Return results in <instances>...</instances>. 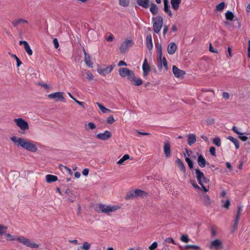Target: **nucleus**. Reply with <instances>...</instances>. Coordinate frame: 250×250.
Segmentation results:
<instances>
[{"label":"nucleus","instance_id":"nucleus-1","mask_svg":"<svg viewBox=\"0 0 250 250\" xmlns=\"http://www.w3.org/2000/svg\"><path fill=\"white\" fill-rule=\"evenodd\" d=\"M120 208V207L119 206L103 204H97L94 207V209L97 212L105 213L108 215H109L111 212H115Z\"/></svg>","mask_w":250,"mask_h":250},{"label":"nucleus","instance_id":"nucleus-2","mask_svg":"<svg viewBox=\"0 0 250 250\" xmlns=\"http://www.w3.org/2000/svg\"><path fill=\"white\" fill-rule=\"evenodd\" d=\"M17 144L28 151L36 152L37 150V147L34 144L23 138H17Z\"/></svg>","mask_w":250,"mask_h":250},{"label":"nucleus","instance_id":"nucleus-3","mask_svg":"<svg viewBox=\"0 0 250 250\" xmlns=\"http://www.w3.org/2000/svg\"><path fill=\"white\" fill-rule=\"evenodd\" d=\"M153 29L154 31L158 34L163 26V19L161 16L152 18Z\"/></svg>","mask_w":250,"mask_h":250},{"label":"nucleus","instance_id":"nucleus-4","mask_svg":"<svg viewBox=\"0 0 250 250\" xmlns=\"http://www.w3.org/2000/svg\"><path fill=\"white\" fill-rule=\"evenodd\" d=\"M17 241L31 248H38L39 247V245L38 244H36L34 242L31 241L30 239L26 238L23 236L17 237Z\"/></svg>","mask_w":250,"mask_h":250},{"label":"nucleus","instance_id":"nucleus-5","mask_svg":"<svg viewBox=\"0 0 250 250\" xmlns=\"http://www.w3.org/2000/svg\"><path fill=\"white\" fill-rule=\"evenodd\" d=\"M147 195V193L145 191L140 189H135V190H132L127 193L126 196V199H130L132 197H144Z\"/></svg>","mask_w":250,"mask_h":250},{"label":"nucleus","instance_id":"nucleus-6","mask_svg":"<svg viewBox=\"0 0 250 250\" xmlns=\"http://www.w3.org/2000/svg\"><path fill=\"white\" fill-rule=\"evenodd\" d=\"M17 126L21 129L19 132L23 134H24V131L28 130L29 127L28 123L20 118L17 119Z\"/></svg>","mask_w":250,"mask_h":250},{"label":"nucleus","instance_id":"nucleus-7","mask_svg":"<svg viewBox=\"0 0 250 250\" xmlns=\"http://www.w3.org/2000/svg\"><path fill=\"white\" fill-rule=\"evenodd\" d=\"M119 75L123 78L127 77L128 79L129 80L130 79H132L133 77V74L134 73L129 68L125 67L120 68L119 69Z\"/></svg>","mask_w":250,"mask_h":250},{"label":"nucleus","instance_id":"nucleus-8","mask_svg":"<svg viewBox=\"0 0 250 250\" xmlns=\"http://www.w3.org/2000/svg\"><path fill=\"white\" fill-rule=\"evenodd\" d=\"M63 92H56L52 93L48 95V97L49 99H54L56 102L61 101L62 102H65V99L63 96Z\"/></svg>","mask_w":250,"mask_h":250},{"label":"nucleus","instance_id":"nucleus-9","mask_svg":"<svg viewBox=\"0 0 250 250\" xmlns=\"http://www.w3.org/2000/svg\"><path fill=\"white\" fill-rule=\"evenodd\" d=\"M134 42L131 40H126L125 41L120 47V51L122 53H125L126 50L130 47L132 46Z\"/></svg>","mask_w":250,"mask_h":250},{"label":"nucleus","instance_id":"nucleus-10","mask_svg":"<svg viewBox=\"0 0 250 250\" xmlns=\"http://www.w3.org/2000/svg\"><path fill=\"white\" fill-rule=\"evenodd\" d=\"M172 71L175 77L178 78H182L186 74L185 71L179 69L176 65L173 66Z\"/></svg>","mask_w":250,"mask_h":250},{"label":"nucleus","instance_id":"nucleus-11","mask_svg":"<svg viewBox=\"0 0 250 250\" xmlns=\"http://www.w3.org/2000/svg\"><path fill=\"white\" fill-rule=\"evenodd\" d=\"M111 136V133L108 130L105 131L104 133H99L96 136L97 138L101 140H107Z\"/></svg>","mask_w":250,"mask_h":250},{"label":"nucleus","instance_id":"nucleus-12","mask_svg":"<svg viewBox=\"0 0 250 250\" xmlns=\"http://www.w3.org/2000/svg\"><path fill=\"white\" fill-rule=\"evenodd\" d=\"M158 67L159 69H162L163 67V65H164V67L166 70L168 68V65H167V61L165 57H164L162 58V57L160 58L158 57Z\"/></svg>","mask_w":250,"mask_h":250},{"label":"nucleus","instance_id":"nucleus-13","mask_svg":"<svg viewBox=\"0 0 250 250\" xmlns=\"http://www.w3.org/2000/svg\"><path fill=\"white\" fill-rule=\"evenodd\" d=\"M142 69L143 71V76L144 77L146 76L148 73L150 71V67L149 64L147 62V60L146 58L145 59L144 61Z\"/></svg>","mask_w":250,"mask_h":250},{"label":"nucleus","instance_id":"nucleus-14","mask_svg":"<svg viewBox=\"0 0 250 250\" xmlns=\"http://www.w3.org/2000/svg\"><path fill=\"white\" fill-rule=\"evenodd\" d=\"M113 70V66L109 65L105 68L98 69V72L100 74L105 76L107 74L110 73Z\"/></svg>","mask_w":250,"mask_h":250},{"label":"nucleus","instance_id":"nucleus-15","mask_svg":"<svg viewBox=\"0 0 250 250\" xmlns=\"http://www.w3.org/2000/svg\"><path fill=\"white\" fill-rule=\"evenodd\" d=\"M164 152L166 157L168 158L171 155L170 145L169 141H166L164 145Z\"/></svg>","mask_w":250,"mask_h":250},{"label":"nucleus","instance_id":"nucleus-16","mask_svg":"<svg viewBox=\"0 0 250 250\" xmlns=\"http://www.w3.org/2000/svg\"><path fill=\"white\" fill-rule=\"evenodd\" d=\"M201 198L205 206L208 207L211 204V199L208 195L206 194H203L201 195Z\"/></svg>","mask_w":250,"mask_h":250},{"label":"nucleus","instance_id":"nucleus-17","mask_svg":"<svg viewBox=\"0 0 250 250\" xmlns=\"http://www.w3.org/2000/svg\"><path fill=\"white\" fill-rule=\"evenodd\" d=\"M177 48V46L175 43L173 42H170L168 44L167 48V53L170 55L174 54Z\"/></svg>","mask_w":250,"mask_h":250},{"label":"nucleus","instance_id":"nucleus-18","mask_svg":"<svg viewBox=\"0 0 250 250\" xmlns=\"http://www.w3.org/2000/svg\"><path fill=\"white\" fill-rule=\"evenodd\" d=\"M242 211H243L242 207L241 206H239L238 207L236 215L235 216V218L234 220V225H233V227L234 229H236L238 226L239 218H240V217L241 216V212Z\"/></svg>","mask_w":250,"mask_h":250},{"label":"nucleus","instance_id":"nucleus-19","mask_svg":"<svg viewBox=\"0 0 250 250\" xmlns=\"http://www.w3.org/2000/svg\"><path fill=\"white\" fill-rule=\"evenodd\" d=\"M196 177L197 179L198 182L200 185H202L201 182L202 178L206 179V177L203 172H202L199 168H197L195 170Z\"/></svg>","mask_w":250,"mask_h":250},{"label":"nucleus","instance_id":"nucleus-20","mask_svg":"<svg viewBox=\"0 0 250 250\" xmlns=\"http://www.w3.org/2000/svg\"><path fill=\"white\" fill-rule=\"evenodd\" d=\"M84 62L89 68H92L93 63L91 60V57L88 53L84 50Z\"/></svg>","mask_w":250,"mask_h":250},{"label":"nucleus","instance_id":"nucleus-21","mask_svg":"<svg viewBox=\"0 0 250 250\" xmlns=\"http://www.w3.org/2000/svg\"><path fill=\"white\" fill-rule=\"evenodd\" d=\"M19 44L20 45L23 44L24 45V48L25 51L27 52L28 55L29 56H31L33 54V51L32 49H31L29 44L26 41H20L19 42Z\"/></svg>","mask_w":250,"mask_h":250},{"label":"nucleus","instance_id":"nucleus-22","mask_svg":"<svg viewBox=\"0 0 250 250\" xmlns=\"http://www.w3.org/2000/svg\"><path fill=\"white\" fill-rule=\"evenodd\" d=\"M146 46L148 50H150L153 48V43L152 36L151 34H148L146 37Z\"/></svg>","mask_w":250,"mask_h":250},{"label":"nucleus","instance_id":"nucleus-23","mask_svg":"<svg viewBox=\"0 0 250 250\" xmlns=\"http://www.w3.org/2000/svg\"><path fill=\"white\" fill-rule=\"evenodd\" d=\"M222 242L219 239H216L215 240L212 241L210 245V249H218L219 247L222 246Z\"/></svg>","mask_w":250,"mask_h":250},{"label":"nucleus","instance_id":"nucleus-24","mask_svg":"<svg viewBox=\"0 0 250 250\" xmlns=\"http://www.w3.org/2000/svg\"><path fill=\"white\" fill-rule=\"evenodd\" d=\"M164 11L167 13L168 16L170 17H172V14L171 10L169 9V2L168 0H164Z\"/></svg>","mask_w":250,"mask_h":250},{"label":"nucleus","instance_id":"nucleus-25","mask_svg":"<svg viewBox=\"0 0 250 250\" xmlns=\"http://www.w3.org/2000/svg\"><path fill=\"white\" fill-rule=\"evenodd\" d=\"M138 4L144 8H147L149 6V0H137Z\"/></svg>","mask_w":250,"mask_h":250},{"label":"nucleus","instance_id":"nucleus-26","mask_svg":"<svg viewBox=\"0 0 250 250\" xmlns=\"http://www.w3.org/2000/svg\"><path fill=\"white\" fill-rule=\"evenodd\" d=\"M129 81L133 83L134 85L136 86H140L143 84V81L140 79L137 78L135 77V74H133V77L132 79H130Z\"/></svg>","mask_w":250,"mask_h":250},{"label":"nucleus","instance_id":"nucleus-27","mask_svg":"<svg viewBox=\"0 0 250 250\" xmlns=\"http://www.w3.org/2000/svg\"><path fill=\"white\" fill-rule=\"evenodd\" d=\"M197 162L199 166L201 167H204L206 166V160L202 155L198 156Z\"/></svg>","mask_w":250,"mask_h":250},{"label":"nucleus","instance_id":"nucleus-28","mask_svg":"<svg viewBox=\"0 0 250 250\" xmlns=\"http://www.w3.org/2000/svg\"><path fill=\"white\" fill-rule=\"evenodd\" d=\"M196 141V136L193 134H190L188 136V144L189 146H191L195 143Z\"/></svg>","mask_w":250,"mask_h":250},{"label":"nucleus","instance_id":"nucleus-29","mask_svg":"<svg viewBox=\"0 0 250 250\" xmlns=\"http://www.w3.org/2000/svg\"><path fill=\"white\" fill-rule=\"evenodd\" d=\"M181 2V0H170L171 6L175 10H177L179 9Z\"/></svg>","mask_w":250,"mask_h":250},{"label":"nucleus","instance_id":"nucleus-30","mask_svg":"<svg viewBox=\"0 0 250 250\" xmlns=\"http://www.w3.org/2000/svg\"><path fill=\"white\" fill-rule=\"evenodd\" d=\"M65 192L68 194V197L67 198L68 200L71 203L74 202L76 199V196L74 193L70 190H66Z\"/></svg>","mask_w":250,"mask_h":250},{"label":"nucleus","instance_id":"nucleus-31","mask_svg":"<svg viewBox=\"0 0 250 250\" xmlns=\"http://www.w3.org/2000/svg\"><path fill=\"white\" fill-rule=\"evenodd\" d=\"M58 177L53 175L48 174L46 176V181L48 183H51L57 181Z\"/></svg>","mask_w":250,"mask_h":250},{"label":"nucleus","instance_id":"nucleus-32","mask_svg":"<svg viewBox=\"0 0 250 250\" xmlns=\"http://www.w3.org/2000/svg\"><path fill=\"white\" fill-rule=\"evenodd\" d=\"M150 11L153 15H156L158 12V8L157 6L153 3H151L150 4Z\"/></svg>","mask_w":250,"mask_h":250},{"label":"nucleus","instance_id":"nucleus-33","mask_svg":"<svg viewBox=\"0 0 250 250\" xmlns=\"http://www.w3.org/2000/svg\"><path fill=\"white\" fill-rule=\"evenodd\" d=\"M155 47L157 50L158 57L161 58L162 57V47L159 43H155Z\"/></svg>","mask_w":250,"mask_h":250},{"label":"nucleus","instance_id":"nucleus-34","mask_svg":"<svg viewBox=\"0 0 250 250\" xmlns=\"http://www.w3.org/2000/svg\"><path fill=\"white\" fill-rule=\"evenodd\" d=\"M209 182V180L206 177V179H204L202 178L201 182L202 183V185H200L202 186V189L205 192H207L208 191L209 188H207L205 186L204 184L208 183Z\"/></svg>","mask_w":250,"mask_h":250},{"label":"nucleus","instance_id":"nucleus-35","mask_svg":"<svg viewBox=\"0 0 250 250\" xmlns=\"http://www.w3.org/2000/svg\"><path fill=\"white\" fill-rule=\"evenodd\" d=\"M176 163L182 171L185 172L186 171V168L184 164L181 159L178 158L176 161Z\"/></svg>","mask_w":250,"mask_h":250},{"label":"nucleus","instance_id":"nucleus-36","mask_svg":"<svg viewBox=\"0 0 250 250\" xmlns=\"http://www.w3.org/2000/svg\"><path fill=\"white\" fill-rule=\"evenodd\" d=\"M228 139L230 140L231 142H232L237 149H238L239 147V142L238 140L232 136H229Z\"/></svg>","mask_w":250,"mask_h":250},{"label":"nucleus","instance_id":"nucleus-37","mask_svg":"<svg viewBox=\"0 0 250 250\" xmlns=\"http://www.w3.org/2000/svg\"><path fill=\"white\" fill-rule=\"evenodd\" d=\"M83 73L86 75V79L88 81H92L94 79V75L89 71L84 70Z\"/></svg>","mask_w":250,"mask_h":250},{"label":"nucleus","instance_id":"nucleus-38","mask_svg":"<svg viewBox=\"0 0 250 250\" xmlns=\"http://www.w3.org/2000/svg\"><path fill=\"white\" fill-rule=\"evenodd\" d=\"M60 168L62 171H63V172L65 171L70 175H72L73 174V172L71 170V169L66 167V166H64L63 165H60Z\"/></svg>","mask_w":250,"mask_h":250},{"label":"nucleus","instance_id":"nucleus-39","mask_svg":"<svg viewBox=\"0 0 250 250\" xmlns=\"http://www.w3.org/2000/svg\"><path fill=\"white\" fill-rule=\"evenodd\" d=\"M97 105L98 106L100 110L103 112V113H106V112H111V110L109 109H108L106 107H105L103 105L100 104L99 103L97 102L96 103Z\"/></svg>","mask_w":250,"mask_h":250},{"label":"nucleus","instance_id":"nucleus-40","mask_svg":"<svg viewBox=\"0 0 250 250\" xmlns=\"http://www.w3.org/2000/svg\"><path fill=\"white\" fill-rule=\"evenodd\" d=\"M129 155L128 154L124 155L123 157L117 162V164L119 165H122L125 161L129 159Z\"/></svg>","mask_w":250,"mask_h":250},{"label":"nucleus","instance_id":"nucleus-41","mask_svg":"<svg viewBox=\"0 0 250 250\" xmlns=\"http://www.w3.org/2000/svg\"><path fill=\"white\" fill-rule=\"evenodd\" d=\"M225 3L221 2L216 6L215 10L218 11H222L225 8Z\"/></svg>","mask_w":250,"mask_h":250},{"label":"nucleus","instance_id":"nucleus-42","mask_svg":"<svg viewBox=\"0 0 250 250\" xmlns=\"http://www.w3.org/2000/svg\"><path fill=\"white\" fill-rule=\"evenodd\" d=\"M226 18L228 20L232 21L234 18V14L231 11H228L226 14Z\"/></svg>","mask_w":250,"mask_h":250},{"label":"nucleus","instance_id":"nucleus-43","mask_svg":"<svg viewBox=\"0 0 250 250\" xmlns=\"http://www.w3.org/2000/svg\"><path fill=\"white\" fill-rule=\"evenodd\" d=\"M119 4L123 7H127L129 4V0H119Z\"/></svg>","mask_w":250,"mask_h":250},{"label":"nucleus","instance_id":"nucleus-44","mask_svg":"<svg viewBox=\"0 0 250 250\" xmlns=\"http://www.w3.org/2000/svg\"><path fill=\"white\" fill-rule=\"evenodd\" d=\"M180 240L181 241L184 243H188L189 241V238L188 235L183 234L181 235L180 237Z\"/></svg>","mask_w":250,"mask_h":250},{"label":"nucleus","instance_id":"nucleus-45","mask_svg":"<svg viewBox=\"0 0 250 250\" xmlns=\"http://www.w3.org/2000/svg\"><path fill=\"white\" fill-rule=\"evenodd\" d=\"M91 247V245L87 242H84L83 245L82 246L81 249L83 250H89Z\"/></svg>","mask_w":250,"mask_h":250},{"label":"nucleus","instance_id":"nucleus-46","mask_svg":"<svg viewBox=\"0 0 250 250\" xmlns=\"http://www.w3.org/2000/svg\"><path fill=\"white\" fill-rule=\"evenodd\" d=\"M213 143L214 145L219 147L221 145V139L219 138H215L213 140Z\"/></svg>","mask_w":250,"mask_h":250},{"label":"nucleus","instance_id":"nucleus-47","mask_svg":"<svg viewBox=\"0 0 250 250\" xmlns=\"http://www.w3.org/2000/svg\"><path fill=\"white\" fill-rule=\"evenodd\" d=\"M186 162L188 163V166L189 167V168L190 169H192L193 168V162L188 157H186Z\"/></svg>","mask_w":250,"mask_h":250},{"label":"nucleus","instance_id":"nucleus-48","mask_svg":"<svg viewBox=\"0 0 250 250\" xmlns=\"http://www.w3.org/2000/svg\"><path fill=\"white\" fill-rule=\"evenodd\" d=\"M214 122V119L212 117H208L206 119V123L208 125H213Z\"/></svg>","mask_w":250,"mask_h":250},{"label":"nucleus","instance_id":"nucleus-49","mask_svg":"<svg viewBox=\"0 0 250 250\" xmlns=\"http://www.w3.org/2000/svg\"><path fill=\"white\" fill-rule=\"evenodd\" d=\"M7 227L0 225V234H5Z\"/></svg>","mask_w":250,"mask_h":250},{"label":"nucleus","instance_id":"nucleus-50","mask_svg":"<svg viewBox=\"0 0 250 250\" xmlns=\"http://www.w3.org/2000/svg\"><path fill=\"white\" fill-rule=\"evenodd\" d=\"M244 134L245 133L241 132V133L238 135V138L242 141H246L248 139V137L244 136Z\"/></svg>","mask_w":250,"mask_h":250},{"label":"nucleus","instance_id":"nucleus-51","mask_svg":"<svg viewBox=\"0 0 250 250\" xmlns=\"http://www.w3.org/2000/svg\"><path fill=\"white\" fill-rule=\"evenodd\" d=\"M158 247V244L156 242H153L149 247V250H154L157 248Z\"/></svg>","mask_w":250,"mask_h":250},{"label":"nucleus","instance_id":"nucleus-52","mask_svg":"<svg viewBox=\"0 0 250 250\" xmlns=\"http://www.w3.org/2000/svg\"><path fill=\"white\" fill-rule=\"evenodd\" d=\"M24 23L27 24L28 21L26 20L22 19H19L18 20H17V25Z\"/></svg>","mask_w":250,"mask_h":250},{"label":"nucleus","instance_id":"nucleus-53","mask_svg":"<svg viewBox=\"0 0 250 250\" xmlns=\"http://www.w3.org/2000/svg\"><path fill=\"white\" fill-rule=\"evenodd\" d=\"M115 121L113 116L111 115L109 116L107 119V122L109 124H112Z\"/></svg>","mask_w":250,"mask_h":250},{"label":"nucleus","instance_id":"nucleus-54","mask_svg":"<svg viewBox=\"0 0 250 250\" xmlns=\"http://www.w3.org/2000/svg\"><path fill=\"white\" fill-rule=\"evenodd\" d=\"M209 152L213 156H216V149L213 146H211L209 148Z\"/></svg>","mask_w":250,"mask_h":250},{"label":"nucleus","instance_id":"nucleus-55","mask_svg":"<svg viewBox=\"0 0 250 250\" xmlns=\"http://www.w3.org/2000/svg\"><path fill=\"white\" fill-rule=\"evenodd\" d=\"M230 206V201L229 199H228L225 203V204L222 206V207L228 209Z\"/></svg>","mask_w":250,"mask_h":250},{"label":"nucleus","instance_id":"nucleus-56","mask_svg":"<svg viewBox=\"0 0 250 250\" xmlns=\"http://www.w3.org/2000/svg\"><path fill=\"white\" fill-rule=\"evenodd\" d=\"M190 183L191 184L192 186L194 188H198V189H199L200 190L202 189V188H200V187L197 185V184L196 183V182L194 181L191 180L190 181Z\"/></svg>","mask_w":250,"mask_h":250},{"label":"nucleus","instance_id":"nucleus-57","mask_svg":"<svg viewBox=\"0 0 250 250\" xmlns=\"http://www.w3.org/2000/svg\"><path fill=\"white\" fill-rule=\"evenodd\" d=\"M232 130L238 135L241 133V132L239 131V128L235 126L232 127Z\"/></svg>","mask_w":250,"mask_h":250},{"label":"nucleus","instance_id":"nucleus-58","mask_svg":"<svg viewBox=\"0 0 250 250\" xmlns=\"http://www.w3.org/2000/svg\"><path fill=\"white\" fill-rule=\"evenodd\" d=\"M232 130L238 135L241 133V132L239 131V128L235 126L232 127Z\"/></svg>","mask_w":250,"mask_h":250},{"label":"nucleus","instance_id":"nucleus-59","mask_svg":"<svg viewBox=\"0 0 250 250\" xmlns=\"http://www.w3.org/2000/svg\"><path fill=\"white\" fill-rule=\"evenodd\" d=\"M88 126L89 128L92 130L95 129L96 127V126L95 125V124H94L93 123H92V122L89 123L88 124Z\"/></svg>","mask_w":250,"mask_h":250},{"label":"nucleus","instance_id":"nucleus-60","mask_svg":"<svg viewBox=\"0 0 250 250\" xmlns=\"http://www.w3.org/2000/svg\"><path fill=\"white\" fill-rule=\"evenodd\" d=\"M166 242L170 243L173 244H175L174 239L171 237L167 238L165 240Z\"/></svg>","mask_w":250,"mask_h":250},{"label":"nucleus","instance_id":"nucleus-61","mask_svg":"<svg viewBox=\"0 0 250 250\" xmlns=\"http://www.w3.org/2000/svg\"><path fill=\"white\" fill-rule=\"evenodd\" d=\"M53 44L54 45L55 48H56V49L58 48L59 46V44L58 40L56 38H55L53 40Z\"/></svg>","mask_w":250,"mask_h":250},{"label":"nucleus","instance_id":"nucleus-62","mask_svg":"<svg viewBox=\"0 0 250 250\" xmlns=\"http://www.w3.org/2000/svg\"><path fill=\"white\" fill-rule=\"evenodd\" d=\"M5 235V236L6 237V239L8 240H14V236L11 235L10 234H9V233H6Z\"/></svg>","mask_w":250,"mask_h":250},{"label":"nucleus","instance_id":"nucleus-63","mask_svg":"<svg viewBox=\"0 0 250 250\" xmlns=\"http://www.w3.org/2000/svg\"><path fill=\"white\" fill-rule=\"evenodd\" d=\"M228 55L227 56V57L229 58H230L232 57L231 55V48L230 47H228Z\"/></svg>","mask_w":250,"mask_h":250},{"label":"nucleus","instance_id":"nucleus-64","mask_svg":"<svg viewBox=\"0 0 250 250\" xmlns=\"http://www.w3.org/2000/svg\"><path fill=\"white\" fill-rule=\"evenodd\" d=\"M222 96L225 99H228L229 97V94L226 92H224L223 93Z\"/></svg>","mask_w":250,"mask_h":250}]
</instances>
